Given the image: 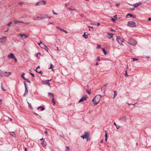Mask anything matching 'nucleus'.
Listing matches in <instances>:
<instances>
[{"label": "nucleus", "instance_id": "bf43d9fd", "mask_svg": "<svg viewBox=\"0 0 151 151\" xmlns=\"http://www.w3.org/2000/svg\"><path fill=\"white\" fill-rule=\"evenodd\" d=\"M145 57L147 58H150L149 56H145Z\"/></svg>", "mask_w": 151, "mask_h": 151}, {"label": "nucleus", "instance_id": "2eb2a0df", "mask_svg": "<svg viewBox=\"0 0 151 151\" xmlns=\"http://www.w3.org/2000/svg\"><path fill=\"white\" fill-rule=\"evenodd\" d=\"M108 138V132L107 131H105V140L106 142Z\"/></svg>", "mask_w": 151, "mask_h": 151}, {"label": "nucleus", "instance_id": "e433bc0d", "mask_svg": "<svg viewBox=\"0 0 151 151\" xmlns=\"http://www.w3.org/2000/svg\"><path fill=\"white\" fill-rule=\"evenodd\" d=\"M69 9L70 11H76V9H72L71 8H69Z\"/></svg>", "mask_w": 151, "mask_h": 151}, {"label": "nucleus", "instance_id": "a19ab883", "mask_svg": "<svg viewBox=\"0 0 151 151\" xmlns=\"http://www.w3.org/2000/svg\"><path fill=\"white\" fill-rule=\"evenodd\" d=\"M41 111H43L45 109V108L43 106H42V107L41 106Z\"/></svg>", "mask_w": 151, "mask_h": 151}, {"label": "nucleus", "instance_id": "cd10ccee", "mask_svg": "<svg viewBox=\"0 0 151 151\" xmlns=\"http://www.w3.org/2000/svg\"><path fill=\"white\" fill-rule=\"evenodd\" d=\"M53 67V65H52V64H50V67L49 68V69H52V70H53V69H52V67Z\"/></svg>", "mask_w": 151, "mask_h": 151}, {"label": "nucleus", "instance_id": "7c9ffc66", "mask_svg": "<svg viewBox=\"0 0 151 151\" xmlns=\"http://www.w3.org/2000/svg\"><path fill=\"white\" fill-rule=\"evenodd\" d=\"M70 148L69 147L66 146V151H69V150Z\"/></svg>", "mask_w": 151, "mask_h": 151}, {"label": "nucleus", "instance_id": "412c9836", "mask_svg": "<svg viewBox=\"0 0 151 151\" xmlns=\"http://www.w3.org/2000/svg\"><path fill=\"white\" fill-rule=\"evenodd\" d=\"M89 35L88 34L87 35L86 34V33H84L82 36L86 39L88 37V36Z\"/></svg>", "mask_w": 151, "mask_h": 151}, {"label": "nucleus", "instance_id": "72a5a7b5", "mask_svg": "<svg viewBox=\"0 0 151 151\" xmlns=\"http://www.w3.org/2000/svg\"><path fill=\"white\" fill-rule=\"evenodd\" d=\"M13 22L15 24H17V23H18V21L17 20H14Z\"/></svg>", "mask_w": 151, "mask_h": 151}, {"label": "nucleus", "instance_id": "774afa93", "mask_svg": "<svg viewBox=\"0 0 151 151\" xmlns=\"http://www.w3.org/2000/svg\"><path fill=\"white\" fill-rule=\"evenodd\" d=\"M114 125L116 127V126H117V125H116V123H115V122H114Z\"/></svg>", "mask_w": 151, "mask_h": 151}, {"label": "nucleus", "instance_id": "e2e57ef3", "mask_svg": "<svg viewBox=\"0 0 151 151\" xmlns=\"http://www.w3.org/2000/svg\"><path fill=\"white\" fill-rule=\"evenodd\" d=\"M119 6V3H118L116 5V6L118 7V6Z\"/></svg>", "mask_w": 151, "mask_h": 151}, {"label": "nucleus", "instance_id": "aec40b11", "mask_svg": "<svg viewBox=\"0 0 151 151\" xmlns=\"http://www.w3.org/2000/svg\"><path fill=\"white\" fill-rule=\"evenodd\" d=\"M19 36L22 37L23 36H24L26 38L28 37V35H26L25 34H20Z\"/></svg>", "mask_w": 151, "mask_h": 151}, {"label": "nucleus", "instance_id": "603ef678", "mask_svg": "<svg viewBox=\"0 0 151 151\" xmlns=\"http://www.w3.org/2000/svg\"><path fill=\"white\" fill-rule=\"evenodd\" d=\"M116 127V129H119L120 128V127L119 126H117Z\"/></svg>", "mask_w": 151, "mask_h": 151}, {"label": "nucleus", "instance_id": "8fccbe9b", "mask_svg": "<svg viewBox=\"0 0 151 151\" xmlns=\"http://www.w3.org/2000/svg\"><path fill=\"white\" fill-rule=\"evenodd\" d=\"M101 45H98L97 47V48H101Z\"/></svg>", "mask_w": 151, "mask_h": 151}, {"label": "nucleus", "instance_id": "09e8293b", "mask_svg": "<svg viewBox=\"0 0 151 151\" xmlns=\"http://www.w3.org/2000/svg\"><path fill=\"white\" fill-rule=\"evenodd\" d=\"M24 85L25 88H27V84L26 83H25V82H24Z\"/></svg>", "mask_w": 151, "mask_h": 151}, {"label": "nucleus", "instance_id": "6ab92c4d", "mask_svg": "<svg viewBox=\"0 0 151 151\" xmlns=\"http://www.w3.org/2000/svg\"><path fill=\"white\" fill-rule=\"evenodd\" d=\"M47 15H48L45 14V17H40L41 19H45V18H46V17H47V18H49V19H50L51 18V17H47Z\"/></svg>", "mask_w": 151, "mask_h": 151}, {"label": "nucleus", "instance_id": "f257e3e1", "mask_svg": "<svg viewBox=\"0 0 151 151\" xmlns=\"http://www.w3.org/2000/svg\"><path fill=\"white\" fill-rule=\"evenodd\" d=\"M101 97L102 96L100 95H98L93 98L92 101L95 105L99 103Z\"/></svg>", "mask_w": 151, "mask_h": 151}, {"label": "nucleus", "instance_id": "4468645a", "mask_svg": "<svg viewBox=\"0 0 151 151\" xmlns=\"http://www.w3.org/2000/svg\"><path fill=\"white\" fill-rule=\"evenodd\" d=\"M107 84L104 85L101 89V91L103 93H104L106 90V88Z\"/></svg>", "mask_w": 151, "mask_h": 151}, {"label": "nucleus", "instance_id": "ea45409f", "mask_svg": "<svg viewBox=\"0 0 151 151\" xmlns=\"http://www.w3.org/2000/svg\"><path fill=\"white\" fill-rule=\"evenodd\" d=\"M125 72H126V73H125V77H127L128 76V75L127 74V71H126Z\"/></svg>", "mask_w": 151, "mask_h": 151}, {"label": "nucleus", "instance_id": "2f4dec72", "mask_svg": "<svg viewBox=\"0 0 151 151\" xmlns=\"http://www.w3.org/2000/svg\"><path fill=\"white\" fill-rule=\"evenodd\" d=\"M36 71L38 73H40V74H42V71H38V70H36Z\"/></svg>", "mask_w": 151, "mask_h": 151}, {"label": "nucleus", "instance_id": "58836bf2", "mask_svg": "<svg viewBox=\"0 0 151 151\" xmlns=\"http://www.w3.org/2000/svg\"><path fill=\"white\" fill-rule=\"evenodd\" d=\"M132 59H133V61H135L138 60V59L137 58H132Z\"/></svg>", "mask_w": 151, "mask_h": 151}, {"label": "nucleus", "instance_id": "4d7b16f0", "mask_svg": "<svg viewBox=\"0 0 151 151\" xmlns=\"http://www.w3.org/2000/svg\"><path fill=\"white\" fill-rule=\"evenodd\" d=\"M96 60L99 61H100V60L99 57H97V58Z\"/></svg>", "mask_w": 151, "mask_h": 151}, {"label": "nucleus", "instance_id": "864d4df0", "mask_svg": "<svg viewBox=\"0 0 151 151\" xmlns=\"http://www.w3.org/2000/svg\"><path fill=\"white\" fill-rule=\"evenodd\" d=\"M130 9L132 10V11H134V8H130Z\"/></svg>", "mask_w": 151, "mask_h": 151}, {"label": "nucleus", "instance_id": "9d476101", "mask_svg": "<svg viewBox=\"0 0 151 151\" xmlns=\"http://www.w3.org/2000/svg\"><path fill=\"white\" fill-rule=\"evenodd\" d=\"M87 99V96L86 95L85 96L83 97L81 99H80L79 101H78V103H79L83 101H85Z\"/></svg>", "mask_w": 151, "mask_h": 151}, {"label": "nucleus", "instance_id": "49530a36", "mask_svg": "<svg viewBox=\"0 0 151 151\" xmlns=\"http://www.w3.org/2000/svg\"><path fill=\"white\" fill-rule=\"evenodd\" d=\"M12 22H10L9 23L7 24V25L8 26H9L11 24H12Z\"/></svg>", "mask_w": 151, "mask_h": 151}, {"label": "nucleus", "instance_id": "423d86ee", "mask_svg": "<svg viewBox=\"0 0 151 151\" xmlns=\"http://www.w3.org/2000/svg\"><path fill=\"white\" fill-rule=\"evenodd\" d=\"M127 119V117L125 116H124L120 118L119 120L121 121V122H125Z\"/></svg>", "mask_w": 151, "mask_h": 151}, {"label": "nucleus", "instance_id": "f3484780", "mask_svg": "<svg viewBox=\"0 0 151 151\" xmlns=\"http://www.w3.org/2000/svg\"><path fill=\"white\" fill-rule=\"evenodd\" d=\"M107 34L108 35H109V36L108 37V38L109 39H111V38H112L113 37V35H114L113 34L107 33Z\"/></svg>", "mask_w": 151, "mask_h": 151}, {"label": "nucleus", "instance_id": "9b49d317", "mask_svg": "<svg viewBox=\"0 0 151 151\" xmlns=\"http://www.w3.org/2000/svg\"><path fill=\"white\" fill-rule=\"evenodd\" d=\"M8 58L9 59H15V57L14 55L12 53H10V55H8Z\"/></svg>", "mask_w": 151, "mask_h": 151}, {"label": "nucleus", "instance_id": "79ce46f5", "mask_svg": "<svg viewBox=\"0 0 151 151\" xmlns=\"http://www.w3.org/2000/svg\"><path fill=\"white\" fill-rule=\"evenodd\" d=\"M86 92L89 94H91V91H88V90H87Z\"/></svg>", "mask_w": 151, "mask_h": 151}, {"label": "nucleus", "instance_id": "f704fd0d", "mask_svg": "<svg viewBox=\"0 0 151 151\" xmlns=\"http://www.w3.org/2000/svg\"><path fill=\"white\" fill-rule=\"evenodd\" d=\"M41 2H42L44 4H45L46 3V1L45 0H42L41 1Z\"/></svg>", "mask_w": 151, "mask_h": 151}, {"label": "nucleus", "instance_id": "0e129e2a", "mask_svg": "<svg viewBox=\"0 0 151 151\" xmlns=\"http://www.w3.org/2000/svg\"><path fill=\"white\" fill-rule=\"evenodd\" d=\"M53 24V23L52 22H50L48 23V24Z\"/></svg>", "mask_w": 151, "mask_h": 151}, {"label": "nucleus", "instance_id": "4be33fe9", "mask_svg": "<svg viewBox=\"0 0 151 151\" xmlns=\"http://www.w3.org/2000/svg\"><path fill=\"white\" fill-rule=\"evenodd\" d=\"M102 49L103 51V52L104 54L105 55H106L107 54V52L106 50H105V49L104 48H102Z\"/></svg>", "mask_w": 151, "mask_h": 151}, {"label": "nucleus", "instance_id": "bb28decb", "mask_svg": "<svg viewBox=\"0 0 151 151\" xmlns=\"http://www.w3.org/2000/svg\"><path fill=\"white\" fill-rule=\"evenodd\" d=\"M117 93H116V91H115L114 92V96L113 97V98H114L115 96L117 95Z\"/></svg>", "mask_w": 151, "mask_h": 151}, {"label": "nucleus", "instance_id": "a878e982", "mask_svg": "<svg viewBox=\"0 0 151 151\" xmlns=\"http://www.w3.org/2000/svg\"><path fill=\"white\" fill-rule=\"evenodd\" d=\"M27 103H28V104L29 107L30 108L32 109V106H31V104L30 103L28 102H27Z\"/></svg>", "mask_w": 151, "mask_h": 151}, {"label": "nucleus", "instance_id": "052dcab7", "mask_svg": "<svg viewBox=\"0 0 151 151\" xmlns=\"http://www.w3.org/2000/svg\"><path fill=\"white\" fill-rule=\"evenodd\" d=\"M40 2H38L36 3L35 4L36 5H38L39 4V3Z\"/></svg>", "mask_w": 151, "mask_h": 151}, {"label": "nucleus", "instance_id": "dca6fc26", "mask_svg": "<svg viewBox=\"0 0 151 151\" xmlns=\"http://www.w3.org/2000/svg\"><path fill=\"white\" fill-rule=\"evenodd\" d=\"M28 91L27 89V88H25V92L24 94V96H26L27 94L28 93Z\"/></svg>", "mask_w": 151, "mask_h": 151}, {"label": "nucleus", "instance_id": "4c0bfd02", "mask_svg": "<svg viewBox=\"0 0 151 151\" xmlns=\"http://www.w3.org/2000/svg\"><path fill=\"white\" fill-rule=\"evenodd\" d=\"M88 27L89 28V30H91L90 29H94L93 27H92L89 26Z\"/></svg>", "mask_w": 151, "mask_h": 151}, {"label": "nucleus", "instance_id": "393cba45", "mask_svg": "<svg viewBox=\"0 0 151 151\" xmlns=\"http://www.w3.org/2000/svg\"><path fill=\"white\" fill-rule=\"evenodd\" d=\"M36 116H37V117L38 119H40L41 118V116L39 115L38 114H37L36 113H33Z\"/></svg>", "mask_w": 151, "mask_h": 151}, {"label": "nucleus", "instance_id": "3c124183", "mask_svg": "<svg viewBox=\"0 0 151 151\" xmlns=\"http://www.w3.org/2000/svg\"><path fill=\"white\" fill-rule=\"evenodd\" d=\"M52 101L53 102L54 104H55V101H54V97L52 98Z\"/></svg>", "mask_w": 151, "mask_h": 151}, {"label": "nucleus", "instance_id": "a18cd8bd", "mask_svg": "<svg viewBox=\"0 0 151 151\" xmlns=\"http://www.w3.org/2000/svg\"><path fill=\"white\" fill-rule=\"evenodd\" d=\"M62 31H63V32H65V33H68V32H67V31L65 30L64 29H63V30H62Z\"/></svg>", "mask_w": 151, "mask_h": 151}, {"label": "nucleus", "instance_id": "69168bd1", "mask_svg": "<svg viewBox=\"0 0 151 151\" xmlns=\"http://www.w3.org/2000/svg\"><path fill=\"white\" fill-rule=\"evenodd\" d=\"M148 20L150 21L151 20V18H148Z\"/></svg>", "mask_w": 151, "mask_h": 151}, {"label": "nucleus", "instance_id": "6e6d98bb", "mask_svg": "<svg viewBox=\"0 0 151 151\" xmlns=\"http://www.w3.org/2000/svg\"><path fill=\"white\" fill-rule=\"evenodd\" d=\"M69 4V3H66L65 4L66 6H67Z\"/></svg>", "mask_w": 151, "mask_h": 151}, {"label": "nucleus", "instance_id": "680f3d73", "mask_svg": "<svg viewBox=\"0 0 151 151\" xmlns=\"http://www.w3.org/2000/svg\"><path fill=\"white\" fill-rule=\"evenodd\" d=\"M8 119L10 121H12V119L11 118H9V117H8Z\"/></svg>", "mask_w": 151, "mask_h": 151}, {"label": "nucleus", "instance_id": "5701e85b", "mask_svg": "<svg viewBox=\"0 0 151 151\" xmlns=\"http://www.w3.org/2000/svg\"><path fill=\"white\" fill-rule=\"evenodd\" d=\"M48 95L49 96H50L52 97V98L54 97V95L52 93H48Z\"/></svg>", "mask_w": 151, "mask_h": 151}, {"label": "nucleus", "instance_id": "7ed1b4c3", "mask_svg": "<svg viewBox=\"0 0 151 151\" xmlns=\"http://www.w3.org/2000/svg\"><path fill=\"white\" fill-rule=\"evenodd\" d=\"M11 74V72L8 73L6 72L4 73L3 72L0 70V75L2 77L4 76H8L10 75Z\"/></svg>", "mask_w": 151, "mask_h": 151}, {"label": "nucleus", "instance_id": "13d9d810", "mask_svg": "<svg viewBox=\"0 0 151 151\" xmlns=\"http://www.w3.org/2000/svg\"><path fill=\"white\" fill-rule=\"evenodd\" d=\"M80 16L82 17H83L84 16V14H82L80 15Z\"/></svg>", "mask_w": 151, "mask_h": 151}, {"label": "nucleus", "instance_id": "c85d7f7f", "mask_svg": "<svg viewBox=\"0 0 151 151\" xmlns=\"http://www.w3.org/2000/svg\"><path fill=\"white\" fill-rule=\"evenodd\" d=\"M56 28L60 31H62L63 29L58 26H57Z\"/></svg>", "mask_w": 151, "mask_h": 151}, {"label": "nucleus", "instance_id": "b1692460", "mask_svg": "<svg viewBox=\"0 0 151 151\" xmlns=\"http://www.w3.org/2000/svg\"><path fill=\"white\" fill-rule=\"evenodd\" d=\"M25 74L24 73H23L21 75V76L24 80H26V78H25L24 76V75Z\"/></svg>", "mask_w": 151, "mask_h": 151}, {"label": "nucleus", "instance_id": "f8f14e48", "mask_svg": "<svg viewBox=\"0 0 151 151\" xmlns=\"http://www.w3.org/2000/svg\"><path fill=\"white\" fill-rule=\"evenodd\" d=\"M142 2L141 1H139L138 3H137L134 4V7H137L139 6L140 5L142 4Z\"/></svg>", "mask_w": 151, "mask_h": 151}, {"label": "nucleus", "instance_id": "f03ea898", "mask_svg": "<svg viewBox=\"0 0 151 151\" xmlns=\"http://www.w3.org/2000/svg\"><path fill=\"white\" fill-rule=\"evenodd\" d=\"M128 43L133 46L135 45L137 43V41L134 39L131 38L128 40Z\"/></svg>", "mask_w": 151, "mask_h": 151}, {"label": "nucleus", "instance_id": "1a4fd4ad", "mask_svg": "<svg viewBox=\"0 0 151 151\" xmlns=\"http://www.w3.org/2000/svg\"><path fill=\"white\" fill-rule=\"evenodd\" d=\"M6 37H3L0 38V43H3L5 42L6 40Z\"/></svg>", "mask_w": 151, "mask_h": 151}, {"label": "nucleus", "instance_id": "20e7f679", "mask_svg": "<svg viewBox=\"0 0 151 151\" xmlns=\"http://www.w3.org/2000/svg\"><path fill=\"white\" fill-rule=\"evenodd\" d=\"M127 25L129 27H136L135 23L134 21H130L128 22Z\"/></svg>", "mask_w": 151, "mask_h": 151}, {"label": "nucleus", "instance_id": "0eeeda50", "mask_svg": "<svg viewBox=\"0 0 151 151\" xmlns=\"http://www.w3.org/2000/svg\"><path fill=\"white\" fill-rule=\"evenodd\" d=\"M49 80H43L42 81V83L43 84L47 85L49 87H50V83H49Z\"/></svg>", "mask_w": 151, "mask_h": 151}, {"label": "nucleus", "instance_id": "473e14b6", "mask_svg": "<svg viewBox=\"0 0 151 151\" xmlns=\"http://www.w3.org/2000/svg\"><path fill=\"white\" fill-rule=\"evenodd\" d=\"M42 145L44 148H45L46 147V145L44 144V143H41Z\"/></svg>", "mask_w": 151, "mask_h": 151}, {"label": "nucleus", "instance_id": "338daca9", "mask_svg": "<svg viewBox=\"0 0 151 151\" xmlns=\"http://www.w3.org/2000/svg\"><path fill=\"white\" fill-rule=\"evenodd\" d=\"M100 24L99 23H97L96 24H95V25H99Z\"/></svg>", "mask_w": 151, "mask_h": 151}, {"label": "nucleus", "instance_id": "ddd939ff", "mask_svg": "<svg viewBox=\"0 0 151 151\" xmlns=\"http://www.w3.org/2000/svg\"><path fill=\"white\" fill-rule=\"evenodd\" d=\"M38 45L40 46L42 48H44L45 45L41 41L40 43H38Z\"/></svg>", "mask_w": 151, "mask_h": 151}, {"label": "nucleus", "instance_id": "37998d69", "mask_svg": "<svg viewBox=\"0 0 151 151\" xmlns=\"http://www.w3.org/2000/svg\"><path fill=\"white\" fill-rule=\"evenodd\" d=\"M116 20V19H113L112 18L111 19V20L113 21L114 22H115V21Z\"/></svg>", "mask_w": 151, "mask_h": 151}, {"label": "nucleus", "instance_id": "c03bdc74", "mask_svg": "<svg viewBox=\"0 0 151 151\" xmlns=\"http://www.w3.org/2000/svg\"><path fill=\"white\" fill-rule=\"evenodd\" d=\"M30 73L33 77H35V76L33 73H32L31 72Z\"/></svg>", "mask_w": 151, "mask_h": 151}, {"label": "nucleus", "instance_id": "39448f33", "mask_svg": "<svg viewBox=\"0 0 151 151\" xmlns=\"http://www.w3.org/2000/svg\"><path fill=\"white\" fill-rule=\"evenodd\" d=\"M116 40L119 44L121 45H122V42L124 41L123 38L120 37H117Z\"/></svg>", "mask_w": 151, "mask_h": 151}, {"label": "nucleus", "instance_id": "c756f323", "mask_svg": "<svg viewBox=\"0 0 151 151\" xmlns=\"http://www.w3.org/2000/svg\"><path fill=\"white\" fill-rule=\"evenodd\" d=\"M1 88L4 91H6V90H5L4 89L3 87L2 83H1Z\"/></svg>", "mask_w": 151, "mask_h": 151}, {"label": "nucleus", "instance_id": "de8ad7c7", "mask_svg": "<svg viewBox=\"0 0 151 151\" xmlns=\"http://www.w3.org/2000/svg\"><path fill=\"white\" fill-rule=\"evenodd\" d=\"M52 13L53 14L55 15H58V14L56 13H55L53 10L52 11Z\"/></svg>", "mask_w": 151, "mask_h": 151}, {"label": "nucleus", "instance_id": "c9c22d12", "mask_svg": "<svg viewBox=\"0 0 151 151\" xmlns=\"http://www.w3.org/2000/svg\"><path fill=\"white\" fill-rule=\"evenodd\" d=\"M43 48L46 50L47 51V50H48V48L46 45Z\"/></svg>", "mask_w": 151, "mask_h": 151}, {"label": "nucleus", "instance_id": "a211bd4d", "mask_svg": "<svg viewBox=\"0 0 151 151\" xmlns=\"http://www.w3.org/2000/svg\"><path fill=\"white\" fill-rule=\"evenodd\" d=\"M130 16V17H133L134 18H135L136 17V16L135 15H133L132 14H130V13H128V14L127 16H126V17H127V16Z\"/></svg>", "mask_w": 151, "mask_h": 151}, {"label": "nucleus", "instance_id": "6e6552de", "mask_svg": "<svg viewBox=\"0 0 151 151\" xmlns=\"http://www.w3.org/2000/svg\"><path fill=\"white\" fill-rule=\"evenodd\" d=\"M85 134L81 136V137L83 139L87 138L88 137H89V133L88 132H85Z\"/></svg>", "mask_w": 151, "mask_h": 151}, {"label": "nucleus", "instance_id": "5fc2aeb1", "mask_svg": "<svg viewBox=\"0 0 151 151\" xmlns=\"http://www.w3.org/2000/svg\"><path fill=\"white\" fill-rule=\"evenodd\" d=\"M27 80V82H28V83H30V81L28 80V79L26 78V80Z\"/></svg>", "mask_w": 151, "mask_h": 151}]
</instances>
